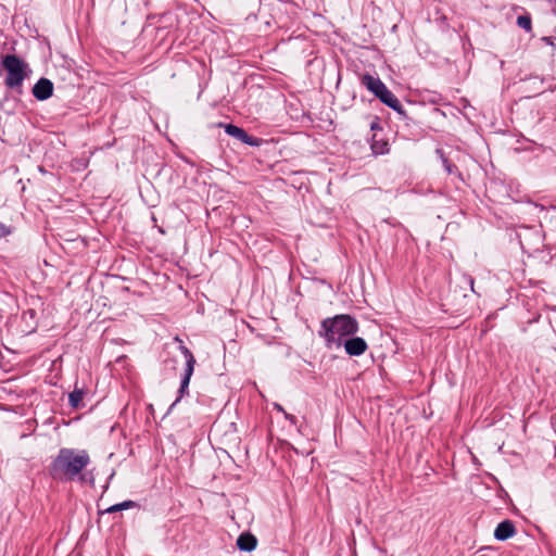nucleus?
Masks as SVG:
<instances>
[{"instance_id": "9b49d317", "label": "nucleus", "mask_w": 556, "mask_h": 556, "mask_svg": "<svg viewBox=\"0 0 556 556\" xmlns=\"http://www.w3.org/2000/svg\"><path fill=\"white\" fill-rule=\"evenodd\" d=\"M370 148L375 155L384 154L389 152V142L374 134Z\"/></svg>"}, {"instance_id": "f03ea898", "label": "nucleus", "mask_w": 556, "mask_h": 556, "mask_svg": "<svg viewBox=\"0 0 556 556\" xmlns=\"http://www.w3.org/2000/svg\"><path fill=\"white\" fill-rule=\"evenodd\" d=\"M358 321L349 314H339L321 320L318 336L324 339L328 349H339L348 337L358 331Z\"/></svg>"}, {"instance_id": "ddd939ff", "label": "nucleus", "mask_w": 556, "mask_h": 556, "mask_svg": "<svg viewBox=\"0 0 556 556\" xmlns=\"http://www.w3.org/2000/svg\"><path fill=\"white\" fill-rule=\"evenodd\" d=\"M192 374H193V370H185L184 376L181 378L180 388L178 390L179 395L173 405L178 403L185 394H188V387H189Z\"/></svg>"}, {"instance_id": "1a4fd4ad", "label": "nucleus", "mask_w": 556, "mask_h": 556, "mask_svg": "<svg viewBox=\"0 0 556 556\" xmlns=\"http://www.w3.org/2000/svg\"><path fill=\"white\" fill-rule=\"evenodd\" d=\"M257 545V539L250 532L241 533L237 540V546L240 551L252 552Z\"/></svg>"}, {"instance_id": "39448f33", "label": "nucleus", "mask_w": 556, "mask_h": 556, "mask_svg": "<svg viewBox=\"0 0 556 556\" xmlns=\"http://www.w3.org/2000/svg\"><path fill=\"white\" fill-rule=\"evenodd\" d=\"M217 126L223 127L227 135L240 140L250 147H260L264 142L262 138L251 136L243 128L233 124L218 123Z\"/></svg>"}, {"instance_id": "4468645a", "label": "nucleus", "mask_w": 556, "mask_h": 556, "mask_svg": "<svg viewBox=\"0 0 556 556\" xmlns=\"http://www.w3.org/2000/svg\"><path fill=\"white\" fill-rule=\"evenodd\" d=\"M135 505H136V503L134 501H130V500L129 501H124L122 503H118V504L110 506L103 513L112 514V513H116V511H121V510H124V509L131 508Z\"/></svg>"}, {"instance_id": "dca6fc26", "label": "nucleus", "mask_w": 556, "mask_h": 556, "mask_svg": "<svg viewBox=\"0 0 556 556\" xmlns=\"http://www.w3.org/2000/svg\"><path fill=\"white\" fill-rule=\"evenodd\" d=\"M473 278L469 275H463L460 278H459V283H457L455 287H458V286H465V291L467 290V288L470 289V291L475 292L473 290Z\"/></svg>"}, {"instance_id": "f8f14e48", "label": "nucleus", "mask_w": 556, "mask_h": 556, "mask_svg": "<svg viewBox=\"0 0 556 556\" xmlns=\"http://www.w3.org/2000/svg\"><path fill=\"white\" fill-rule=\"evenodd\" d=\"M86 395V391L84 389H79L75 387V389L68 395V402L71 407L79 408L84 406L83 400Z\"/></svg>"}, {"instance_id": "aec40b11", "label": "nucleus", "mask_w": 556, "mask_h": 556, "mask_svg": "<svg viewBox=\"0 0 556 556\" xmlns=\"http://www.w3.org/2000/svg\"><path fill=\"white\" fill-rule=\"evenodd\" d=\"M10 233V229L0 223V239L8 236Z\"/></svg>"}, {"instance_id": "6ab92c4d", "label": "nucleus", "mask_w": 556, "mask_h": 556, "mask_svg": "<svg viewBox=\"0 0 556 556\" xmlns=\"http://www.w3.org/2000/svg\"><path fill=\"white\" fill-rule=\"evenodd\" d=\"M370 129L371 130H381V125L379 118L376 116L374 121L370 123Z\"/></svg>"}, {"instance_id": "0eeeda50", "label": "nucleus", "mask_w": 556, "mask_h": 556, "mask_svg": "<svg viewBox=\"0 0 556 556\" xmlns=\"http://www.w3.org/2000/svg\"><path fill=\"white\" fill-rule=\"evenodd\" d=\"M33 96L38 101L49 99L53 93V83L48 78H40L33 87Z\"/></svg>"}, {"instance_id": "a211bd4d", "label": "nucleus", "mask_w": 556, "mask_h": 556, "mask_svg": "<svg viewBox=\"0 0 556 556\" xmlns=\"http://www.w3.org/2000/svg\"><path fill=\"white\" fill-rule=\"evenodd\" d=\"M275 407L277 408V410H278V412H281V413L283 414V416H285V418H286L287 420H289V421H290L291 424H293V425H295V424H296L298 419H296V417H295L294 415H292V414H288V413L285 410V408H283L281 405H279V404H276V405H275Z\"/></svg>"}, {"instance_id": "423d86ee", "label": "nucleus", "mask_w": 556, "mask_h": 556, "mask_svg": "<svg viewBox=\"0 0 556 556\" xmlns=\"http://www.w3.org/2000/svg\"><path fill=\"white\" fill-rule=\"evenodd\" d=\"M342 345L344 346L346 354L350 356H359L368 349V345L363 338L353 336H351V338L348 337Z\"/></svg>"}, {"instance_id": "9d476101", "label": "nucleus", "mask_w": 556, "mask_h": 556, "mask_svg": "<svg viewBox=\"0 0 556 556\" xmlns=\"http://www.w3.org/2000/svg\"><path fill=\"white\" fill-rule=\"evenodd\" d=\"M175 341L179 342V351L186 358L185 370H194V365L197 362L192 352L184 344V341L178 336L175 337Z\"/></svg>"}, {"instance_id": "f3484780", "label": "nucleus", "mask_w": 556, "mask_h": 556, "mask_svg": "<svg viewBox=\"0 0 556 556\" xmlns=\"http://www.w3.org/2000/svg\"><path fill=\"white\" fill-rule=\"evenodd\" d=\"M442 161H443V165H444V167H445L446 172H447L450 175H452V174H457L458 176H460V173H459V170H458V168H457V166H456V165H454V164L450 163V162H448V160H447V159H444L443 156H442Z\"/></svg>"}, {"instance_id": "4be33fe9", "label": "nucleus", "mask_w": 556, "mask_h": 556, "mask_svg": "<svg viewBox=\"0 0 556 556\" xmlns=\"http://www.w3.org/2000/svg\"><path fill=\"white\" fill-rule=\"evenodd\" d=\"M40 172L45 173V169L42 166L39 167Z\"/></svg>"}, {"instance_id": "412c9836", "label": "nucleus", "mask_w": 556, "mask_h": 556, "mask_svg": "<svg viewBox=\"0 0 556 556\" xmlns=\"http://www.w3.org/2000/svg\"><path fill=\"white\" fill-rule=\"evenodd\" d=\"M28 312L31 316L34 315V309H29Z\"/></svg>"}, {"instance_id": "7ed1b4c3", "label": "nucleus", "mask_w": 556, "mask_h": 556, "mask_svg": "<svg viewBox=\"0 0 556 556\" xmlns=\"http://www.w3.org/2000/svg\"><path fill=\"white\" fill-rule=\"evenodd\" d=\"M0 72H5L4 86L18 94L23 93L24 80L31 74L28 63L13 53L1 55Z\"/></svg>"}, {"instance_id": "f257e3e1", "label": "nucleus", "mask_w": 556, "mask_h": 556, "mask_svg": "<svg viewBox=\"0 0 556 556\" xmlns=\"http://www.w3.org/2000/svg\"><path fill=\"white\" fill-rule=\"evenodd\" d=\"M90 456L86 450L62 447L49 466L52 479L61 482L78 480L80 483L91 482L93 478L84 472L90 464Z\"/></svg>"}, {"instance_id": "20e7f679", "label": "nucleus", "mask_w": 556, "mask_h": 556, "mask_svg": "<svg viewBox=\"0 0 556 556\" xmlns=\"http://www.w3.org/2000/svg\"><path fill=\"white\" fill-rule=\"evenodd\" d=\"M362 86L366 87L375 97H377L383 104L396 111L403 117H406V112L403 110L402 104L394 93L388 89L386 84L376 76L364 74L361 77Z\"/></svg>"}, {"instance_id": "2eb2a0df", "label": "nucleus", "mask_w": 556, "mask_h": 556, "mask_svg": "<svg viewBox=\"0 0 556 556\" xmlns=\"http://www.w3.org/2000/svg\"><path fill=\"white\" fill-rule=\"evenodd\" d=\"M517 25L526 31L530 33L532 30L531 16L529 14L519 15L517 17Z\"/></svg>"}, {"instance_id": "6e6552de", "label": "nucleus", "mask_w": 556, "mask_h": 556, "mask_svg": "<svg viewBox=\"0 0 556 556\" xmlns=\"http://www.w3.org/2000/svg\"><path fill=\"white\" fill-rule=\"evenodd\" d=\"M515 533L516 527L514 522L509 519H506L497 525L494 531V536L498 541H506L507 539L514 536Z\"/></svg>"}]
</instances>
